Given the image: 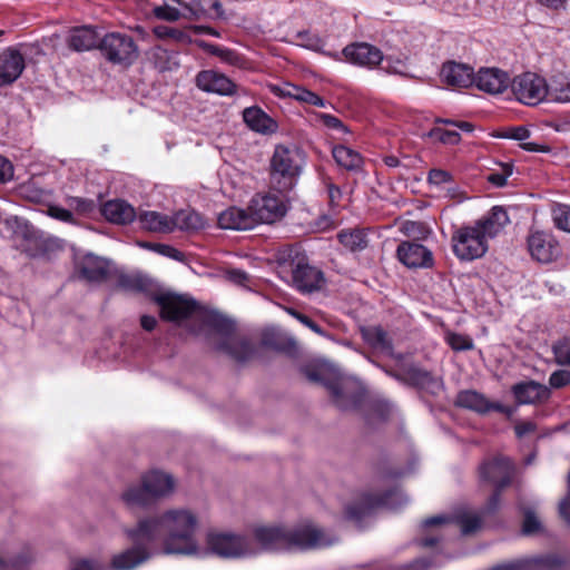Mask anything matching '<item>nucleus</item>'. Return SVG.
Instances as JSON below:
<instances>
[{
  "instance_id": "nucleus-1",
  "label": "nucleus",
  "mask_w": 570,
  "mask_h": 570,
  "mask_svg": "<svg viewBox=\"0 0 570 570\" xmlns=\"http://www.w3.org/2000/svg\"><path fill=\"white\" fill-rule=\"evenodd\" d=\"M197 528L198 518L191 510L176 508L140 520L136 529L127 530V534L136 541L153 542L161 539L166 553L193 554L197 551Z\"/></svg>"
},
{
  "instance_id": "nucleus-2",
  "label": "nucleus",
  "mask_w": 570,
  "mask_h": 570,
  "mask_svg": "<svg viewBox=\"0 0 570 570\" xmlns=\"http://www.w3.org/2000/svg\"><path fill=\"white\" fill-rule=\"evenodd\" d=\"M509 222L507 210L494 206L474 224L456 228L451 237L454 255L464 262L481 258L489 249V240L497 237Z\"/></svg>"
},
{
  "instance_id": "nucleus-3",
  "label": "nucleus",
  "mask_w": 570,
  "mask_h": 570,
  "mask_svg": "<svg viewBox=\"0 0 570 570\" xmlns=\"http://www.w3.org/2000/svg\"><path fill=\"white\" fill-rule=\"evenodd\" d=\"M117 286L126 292L145 293L160 307V316L167 321H181L193 315L197 303L183 295L174 293H157L156 284L141 273H121Z\"/></svg>"
},
{
  "instance_id": "nucleus-4",
  "label": "nucleus",
  "mask_w": 570,
  "mask_h": 570,
  "mask_svg": "<svg viewBox=\"0 0 570 570\" xmlns=\"http://www.w3.org/2000/svg\"><path fill=\"white\" fill-rule=\"evenodd\" d=\"M304 373L311 382L320 383L330 391L333 403L340 410L348 411L356 406V381L343 375L334 365L324 362L306 366Z\"/></svg>"
},
{
  "instance_id": "nucleus-5",
  "label": "nucleus",
  "mask_w": 570,
  "mask_h": 570,
  "mask_svg": "<svg viewBox=\"0 0 570 570\" xmlns=\"http://www.w3.org/2000/svg\"><path fill=\"white\" fill-rule=\"evenodd\" d=\"M176 488L174 476L160 470H151L141 475L139 485H130L121 494L122 501L130 508L148 507L157 500L168 498Z\"/></svg>"
},
{
  "instance_id": "nucleus-6",
  "label": "nucleus",
  "mask_w": 570,
  "mask_h": 570,
  "mask_svg": "<svg viewBox=\"0 0 570 570\" xmlns=\"http://www.w3.org/2000/svg\"><path fill=\"white\" fill-rule=\"evenodd\" d=\"M205 322L213 326L220 335V340L216 343L215 348L237 362L247 361L254 353L250 342L234 333V324L218 314L206 316Z\"/></svg>"
},
{
  "instance_id": "nucleus-7",
  "label": "nucleus",
  "mask_w": 570,
  "mask_h": 570,
  "mask_svg": "<svg viewBox=\"0 0 570 570\" xmlns=\"http://www.w3.org/2000/svg\"><path fill=\"white\" fill-rule=\"evenodd\" d=\"M299 169L297 154L285 146H276L271 159L272 189L278 193L292 190L296 185Z\"/></svg>"
},
{
  "instance_id": "nucleus-8",
  "label": "nucleus",
  "mask_w": 570,
  "mask_h": 570,
  "mask_svg": "<svg viewBox=\"0 0 570 570\" xmlns=\"http://www.w3.org/2000/svg\"><path fill=\"white\" fill-rule=\"evenodd\" d=\"M289 550H315L333 546L338 541L331 531L313 522H302L288 527Z\"/></svg>"
},
{
  "instance_id": "nucleus-9",
  "label": "nucleus",
  "mask_w": 570,
  "mask_h": 570,
  "mask_svg": "<svg viewBox=\"0 0 570 570\" xmlns=\"http://www.w3.org/2000/svg\"><path fill=\"white\" fill-rule=\"evenodd\" d=\"M102 56L111 63L130 66L139 57L134 38L122 32L106 33L98 46Z\"/></svg>"
},
{
  "instance_id": "nucleus-10",
  "label": "nucleus",
  "mask_w": 570,
  "mask_h": 570,
  "mask_svg": "<svg viewBox=\"0 0 570 570\" xmlns=\"http://www.w3.org/2000/svg\"><path fill=\"white\" fill-rule=\"evenodd\" d=\"M513 471V464L508 458H495L491 461H485L480 466V479L495 488L487 504L489 512L495 511L499 508L501 491L510 484Z\"/></svg>"
},
{
  "instance_id": "nucleus-11",
  "label": "nucleus",
  "mask_w": 570,
  "mask_h": 570,
  "mask_svg": "<svg viewBox=\"0 0 570 570\" xmlns=\"http://www.w3.org/2000/svg\"><path fill=\"white\" fill-rule=\"evenodd\" d=\"M547 79L532 71L513 77L510 88L513 97L522 105L534 107L547 101Z\"/></svg>"
},
{
  "instance_id": "nucleus-12",
  "label": "nucleus",
  "mask_w": 570,
  "mask_h": 570,
  "mask_svg": "<svg viewBox=\"0 0 570 570\" xmlns=\"http://www.w3.org/2000/svg\"><path fill=\"white\" fill-rule=\"evenodd\" d=\"M288 209L286 193H269L253 199L249 206L255 226L258 223L273 224L282 219Z\"/></svg>"
},
{
  "instance_id": "nucleus-13",
  "label": "nucleus",
  "mask_w": 570,
  "mask_h": 570,
  "mask_svg": "<svg viewBox=\"0 0 570 570\" xmlns=\"http://www.w3.org/2000/svg\"><path fill=\"white\" fill-rule=\"evenodd\" d=\"M208 549L223 558H239L250 552L248 540L230 532H210L207 535Z\"/></svg>"
},
{
  "instance_id": "nucleus-14",
  "label": "nucleus",
  "mask_w": 570,
  "mask_h": 570,
  "mask_svg": "<svg viewBox=\"0 0 570 570\" xmlns=\"http://www.w3.org/2000/svg\"><path fill=\"white\" fill-rule=\"evenodd\" d=\"M406 503V495L399 489H394L380 498H374L370 493H362L358 495V523L363 517L370 515L381 508L397 510Z\"/></svg>"
},
{
  "instance_id": "nucleus-15",
  "label": "nucleus",
  "mask_w": 570,
  "mask_h": 570,
  "mask_svg": "<svg viewBox=\"0 0 570 570\" xmlns=\"http://www.w3.org/2000/svg\"><path fill=\"white\" fill-rule=\"evenodd\" d=\"M511 78L505 70L497 67H483L474 73V82L479 90L489 95H500L510 86Z\"/></svg>"
},
{
  "instance_id": "nucleus-16",
  "label": "nucleus",
  "mask_w": 570,
  "mask_h": 570,
  "mask_svg": "<svg viewBox=\"0 0 570 570\" xmlns=\"http://www.w3.org/2000/svg\"><path fill=\"white\" fill-rule=\"evenodd\" d=\"M255 541L266 551L289 550L288 527L258 525L253 531Z\"/></svg>"
},
{
  "instance_id": "nucleus-17",
  "label": "nucleus",
  "mask_w": 570,
  "mask_h": 570,
  "mask_svg": "<svg viewBox=\"0 0 570 570\" xmlns=\"http://www.w3.org/2000/svg\"><path fill=\"white\" fill-rule=\"evenodd\" d=\"M455 404L460 407L469 409L481 414L489 411H498L508 416H512L515 412L514 407L490 402L483 394L471 390L460 392L456 396Z\"/></svg>"
},
{
  "instance_id": "nucleus-18",
  "label": "nucleus",
  "mask_w": 570,
  "mask_h": 570,
  "mask_svg": "<svg viewBox=\"0 0 570 570\" xmlns=\"http://www.w3.org/2000/svg\"><path fill=\"white\" fill-rule=\"evenodd\" d=\"M396 255L409 268H429L433 265L432 252L422 244L402 242L397 246Z\"/></svg>"
},
{
  "instance_id": "nucleus-19",
  "label": "nucleus",
  "mask_w": 570,
  "mask_h": 570,
  "mask_svg": "<svg viewBox=\"0 0 570 570\" xmlns=\"http://www.w3.org/2000/svg\"><path fill=\"white\" fill-rule=\"evenodd\" d=\"M293 285L302 293L321 289L324 283L323 273L309 264L298 261L292 271Z\"/></svg>"
},
{
  "instance_id": "nucleus-20",
  "label": "nucleus",
  "mask_w": 570,
  "mask_h": 570,
  "mask_svg": "<svg viewBox=\"0 0 570 570\" xmlns=\"http://www.w3.org/2000/svg\"><path fill=\"white\" fill-rule=\"evenodd\" d=\"M528 247L533 258L541 263L552 262L559 255V244L546 232H533L528 238Z\"/></svg>"
},
{
  "instance_id": "nucleus-21",
  "label": "nucleus",
  "mask_w": 570,
  "mask_h": 570,
  "mask_svg": "<svg viewBox=\"0 0 570 570\" xmlns=\"http://www.w3.org/2000/svg\"><path fill=\"white\" fill-rule=\"evenodd\" d=\"M24 58L21 52L12 47L0 53V87L13 83L24 69Z\"/></svg>"
},
{
  "instance_id": "nucleus-22",
  "label": "nucleus",
  "mask_w": 570,
  "mask_h": 570,
  "mask_svg": "<svg viewBox=\"0 0 570 570\" xmlns=\"http://www.w3.org/2000/svg\"><path fill=\"white\" fill-rule=\"evenodd\" d=\"M77 269L87 282L100 283L108 278L111 272V262L94 254H87L77 263Z\"/></svg>"
},
{
  "instance_id": "nucleus-23",
  "label": "nucleus",
  "mask_w": 570,
  "mask_h": 570,
  "mask_svg": "<svg viewBox=\"0 0 570 570\" xmlns=\"http://www.w3.org/2000/svg\"><path fill=\"white\" fill-rule=\"evenodd\" d=\"M564 561L556 554L537 556L498 566L491 570H558Z\"/></svg>"
},
{
  "instance_id": "nucleus-24",
  "label": "nucleus",
  "mask_w": 570,
  "mask_h": 570,
  "mask_svg": "<svg viewBox=\"0 0 570 570\" xmlns=\"http://www.w3.org/2000/svg\"><path fill=\"white\" fill-rule=\"evenodd\" d=\"M454 522L461 527V532L463 534H471L474 533L478 529L481 527V518L479 514L462 510L456 512L455 514L448 517V515H435L432 518L426 519L423 522V527H432V525H440Z\"/></svg>"
},
{
  "instance_id": "nucleus-25",
  "label": "nucleus",
  "mask_w": 570,
  "mask_h": 570,
  "mask_svg": "<svg viewBox=\"0 0 570 570\" xmlns=\"http://www.w3.org/2000/svg\"><path fill=\"white\" fill-rule=\"evenodd\" d=\"M440 77L445 85L454 88H468L474 82L473 69L468 65L454 61L442 66Z\"/></svg>"
},
{
  "instance_id": "nucleus-26",
  "label": "nucleus",
  "mask_w": 570,
  "mask_h": 570,
  "mask_svg": "<svg viewBox=\"0 0 570 570\" xmlns=\"http://www.w3.org/2000/svg\"><path fill=\"white\" fill-rule=\"evenodd\" d=\"M197 87L207 92H215L222 96L233 95L236 85L223 73L205 70L196 77Z\"/></svg>"
},
{
  "instance_id": "nucleus-27",
  "label": "nucleus",
  "mask_w": 570,
  "mask_h": 570,
  "mask_svg": "<svg viewBox=\"0 0 570 570\" xmlns=\"http://www.w3.org/2000/svg\"><path fill=\"white\" fill-rule=\"evenodd\" d=\"M135 546L115 554L110 561L112 570H134L149 559L148 550L141 546L146 541H136Z\"/></svg>"
},
{
  "instance_id": "nucleus-28",
  "label": "nucleus",
  "mask_w": 570,
  "mask_h": 570,
  "mask_svg": "<svg viewBox=\"0 0 570 570\" xmlns=\"http://www.w3.org/2000/svg\"><path fill=\"white\" fill-rule=\"evenodd\" d=\"M512 393L518 404H534L549 399L550 390L548 386L535 381H525L512 386Z\"/></svg>"
},
{
  "instance_id": "nucleus-29",
  "label": "nucleus",
  "mask_w": 570,
  "mask_h": 570,
  "mask_svg": "<svg viewBox=\"0 0 570 570\" xmlns=\"http://www.w3.org/2000/svg\"><path fill=\"white\" fill-rule=\"evenodd\" d=\"M218 225L224 229L247 230L255 227L249 208L230 207L218 215Z\"/></svg>"
},
{
  "instance_id": "nucleus-30",
  "label": "nucleus",
  "mask_w": 570,
  "mask_h": 570,
  "mask_svg": "<svg viewBox=\"0 0 570 570\" xmlns=\"http://www.w3.org/2000/svg\"><path fill=\"white\" fill-rule=\"evenodd\" d=\"M101 214L107 220L120 225L131 223L137 216L135 208L121 199L105 203L101 208Z\"/></svg>"
},
{
  "instance_id": "nucleus-31",
  "label": "nucleus",
  "mask_w": 570,
  "mask_h": 570,
  "mask_svg": "<svg viewBox=\"0 0 570 570\" xmlns=\"http://www.w3.org/2000/svg\"><path fill=\"white\" fill-rule=\"evenodd\" d=\"M547 101L570 104V73L559 72L547 80Z\"/></svg>"
},
{
  "instance_id": "nucleus-32",
  "label": "nucleus",
  "mask_w": 570,
  "mask_h": 570,
  "mask_svg": "<svg viewBox=\"0 0 570 570\" xmlns=\"http://www.w3.org/2000/svg\"><path fill=\"white\" fill-rule=\"evenodd\" d=\"M243 120L252 130L257 132L272 134L277 129L276 122L257 106L245 108Z\"/></svg>"
},
{
  "instance_id": "nucleus-33",
  "label": "nucleus",
  "mask_w": 570,
  "mask_h": 570,
  "mask_svg": "<svg viewBox=\"0 0 570 570\" xmlns=\"http://www.w3.org/2000/svg\"><path fill=\"white\" fill-rule=\"evenodd\" d=\"M97 32L90 27H80L71 31L68 43L76 51H87L99 46Z\"/></svg>"
},
{
  "instance_id": "nucleus-34",
  "label": "nucleus",
  "mask_w": 570,
  "mask_h": 570,
  "mask_svg": "<svg viewBox=\"0 0 570 570\" xmlns=\"http://www.w3.org/2000/svg\"><path fill=\"white\" fill-rule=\"evenodd\" d=\"M136 218L140 227L153 233H170V217L158 212H140Z\"/></svg>"
},
{
  "instance_id": "nucleus-35",
  "label": "nucleus",
  "mask_w": 570,
  "mask_h": 570,
  "mask_svg": "<svg viewBox=\"0 0 570 570\" xmlns=\"http://www.w3.org/2000/svg\"><path fill=\"white\" fill-rule=\"evenodd\" d=\"M364 342L375 352L392 355V345L387 334L376 326L362 328Z\"/></svg>"
},
{
  "instance_id": "nucleus-36",
  "label": "nucleus",
  "mask_w": 570,
  "mask_h": 570,
  "mask_svg": "<svg viewBox=\"0 0 570 570\" xmlns=\"http://www.w3.org/2000/svg\"><path fill=\"white\" fill-rule=\"evenodd\" d=\"M170 220L173 222L171 225V232L175 228H178L180 230H197L202 227H204L205 222L198 213L194 210H179L177 212L173 217H170Z\"/></svg>"
},
{
  "instance_id": "nucleus-37",
  "label": "nucleus",
  "mask_w": 570,
  "mask_h": 570,
  "mask_svg": "<svg viewBox=\"0 0 570 570\" xmlns=\"http://www.w3.org/2000/svg\"><path fill=\"white\" fill-rule=\"evenodd\" d=\"M382 51L370 43L358 42V66L373 69L383 61Z\"/></svg>"
},
{
  "instance_id": "nucleus-38",
  "label": "nucleus",
  "mask_w": 570,
  "mask_h": 570,
  "mask_svg": "<svg viewBox=\"0 0 570 570\" xmlns=\"http://www.w3.org/2000/svg\"><path fill=\"white\" fill-rule=\"evenodd\" d=\"M200 47L208 53L220 58L224 62L229 63L230 66H240L243 63V58L234 50L219 47L217 45L207 43L202 41Z\"/></svg>"
},
{
  "instance_id": "nucleus-39",
  "label": "nucleus",
  "mask_w": 570,
  "mask_h": 570,
  "mask_svg": "<svg viewBox=\"0 0 570 570\" xmlns=\"http://www.w3.org/2000/svg\"><path fill=\"white\" fill-rule=\"evenodd\" d=\"M520 510L523 512L522 532L527 535L535 534L542 531L541 520L535 513L533 507L519 503Z\"/></svg>"
},
{
  "instance_id": "nucleus-40",
  "label": "nucleus",
  "mask_w": 570,
  "mask_h": 570,
  "mask_svg": "<svg viewBox=\"0 0 570 570\" xmlns=\"http://www.w3.org/2000/svg\"><path fill=\"white\" fill-rule=\"evenodd\" d=\"M332 154L340 167L350 171L356 169V154L352 148L344 145H337L333 147Z\"/></svg>"
},
{
  "instance_id": "nucleus-41",
  "label": "nucleus",
  "mask_w": 570,
  "mask_h": 570,
  "mask_svg": "<svg viewBox=\"0 0 570 570\" xmlns=\"http://www.w3.org/2000/svg\"><path fill=\"white\" fill-rule=\"evenodd\" d=\"M551 217L558 229L570 233V205L554 204L551 207Z\"/></svg>"
},
{
  "instance_id": "nucleus-42",
  "label": "nucleus",
  "mask_w": 570,
  "mask_h": 570,
  "mask_svg": "<svg viewBox=\"0 0 570 570\" xmlns=\"http://www.w3.org/2000/svg\"><path fill=\"white\" fill-rule=\"evenodd\" d=\"M154 35L159 39H173L177 42H187L189 41V36L179 29L167 27V26H156L154 28Z\"/></svg>"
},
{
  "instance_id": "nucleus-43",
  "label": "nucleus",
  "mask_w": 570,
  "mask_h": 570,
  "mask_svg": "<svg viewBox=\"0 0 570 570\" xmlns=\"http://www.w3.org/2000/svg\"><path fill=\"white\" fill-rule=\"evenodd\" d=\"M445 342L456 352L469 351L474 346L470 336L458 333H446Z\"/></svg>"
},
{
  "instance_id": "nucleus-44",
  "label": "nucleus",
  "mask_w": 570,
  "mask_h": 570,
  "mask_svg": "<svg viewBox=\"0 0 570 570\" xmlns=\"http://www.w3.org/2000/svg\"><path fill=\"white\" fill-rule=\"evenodd\" d=\"M20 195L32 203H43L48 198V193L37 187L33 183H27L20 186Z\"/></svg>"
},
{
  "instance_id": "nucleus-45",
  "label": "nucleus",
  "mask_w": 570,
  "mask_h": 570,
  "mask_svg": "<svg viewBox=\"0 0 570 570\" xmlns=\"http://www.w3.org/2000/svg\"><path fill=\"white\" fill-rule=\"evenodd\" d=\"M6 225L11 228L16 234L29 238L32 236V227L29 222L18 216H11L6 219Z\"/></svg>"
},
{
  "instance_id": "nucleus-46",
  "label": "nucleus",
  "mask_w": 570,
  "mask_h": 570,
  "mask_svg": "<svg viewBox=\"0 0 570 570\" xmlns=\"http://www.w3.org/2000/svg\"><path fill=\"white\" fill-rule=\"evenodd\" d=\"M553 354L558 364L570 365V338L558 341L553 345Z\"/></svg>"
},
{
  "instance_id": "nucleus-47",
  "label": "nucleus",
  "mask_w": 570,
  "mask_h": 570,
  "mask_svg": "<svg viewBox=\"0 0 570 570\" xmlns=\"http://www.w3.org/2000/svg\"><path fill=\"white\" fill-rule=\"evenodd\" d=\"M153 13L156 18L169 22L177 21L181 17V13L178 9L167 4L155 7L153 9Z\"/></svg>"
},
{
  "instance_id": "nucleus-48",
  "label": "nucleus",
  "mask_w": 570,
  "mask_h": 570,
  "mask_svg": "<svg viewBox=\"0 0 570 570\" xmlns=\"http://www.w3.org/2000/svg\"><path fill=\"white\" fill-rule=\"evenodd\" d=\"M145 246L178 262H183L185 258L184 253L166 244H146Z\"/></svg>"
},
{
  "instance_id": "nucleus-49",
  "label": "nucleus",
  "mask_w": 570,
  "mask_h": 570,
  "mask_svg": "<svg viewBox=\"0 0 570 570\" xmlns=\"http://www.w3.org/2000/svg\"><path fill=\"white\" fill-rule=\"evenodd\" d=\"M153 60L156 65V67L160 70V71H165V70H169L171 69L170 67V55L169 52L161 48V47H155L153 49Z\"/></svg>"
},
{
  "instance_id": "nucleus-50",
  "label": "nucleus",
  "mask_w": 570,
  "mask_h": 570,
  "mask_svg": "<svg viewBox=\"0 0 570 570\" xmlns=\"http://www.w3.org/2000/svg\"><path fill=\"white\" fill-rule=\"evenodd\" d=\"M430 136L448 145H456L460 141V134L454 130L435 128L431 130Z\"/></svg>"
},
{
  "instance_id": "nucleus-51",
  "label": "nucleus",
  "mask_w": 570,
  "mask_h": 570,
  "mask_svg": "<svg viewBox=\"0 0 570 570\" xmlns=\"http://www.w3.org/2000/svg\"><path fill=\"white\" fill-rule=\"evenodd\" d=\"M272 90L274 94L281 96V97H289L298 100V96L301 91L303 90V87L293 85V83H285L284 86H273Z\"/></svg>"
},
{
  "instance_id": "nucleus-52",
  "label": "nucleus",
  "mask_w": 570,
  "mask_h": 570,
  "mask_svg": "<svg viewBox=\"0 0 570 570\" xmlns=\"http://www.w3.org/2000/svg\"><path fill=\"white\" fill-rule=\"evenodd\" d=\"M549 384L551 387H554V389H561V387L570 384V370L554 371L550 375Z\"/></svg>"
},
{
  "instance_id": "nucleus-53",
  "label": "nucleus",
  "mask_w": 570,
  "mask_h": 570,
  "mask_svg": "<svg viewBox=\"0 0 570 570\" xmlns=\"http://www.w3.org/2000/svg\"><path fill=\"white\" fill-rule=\"evenodd\" d=\"M71 570H105L104 564L94 559H78L71 563Z\"/></svg>"
},
{
  "instance_id": "nucleus-54",
  "label": "nucleus",
  "mask_w": 570,
  "mask_h": 570,
  "mask_svg": "<svg viewBox=\"0 0 570 570\" xmlns=\"http://www.w3.org/2000/svg\"><path fill=\"white\" fill-rule=\"evenodd\" d=\"M48 215L55 219L65 222V223H72L73 222V215L70 210L59 207V206H49L47 210Z\"/></svg>"
},
{
  "instance_id": "nucleus-55",
  "label": "nucleus",
  "mask_w": 570,
  "mask_h": 570,
  "mask_svg": "<svg viewBox=\"0 0 570 570\" xmlns=\"http://www.w3.org/2000/svg\"><path fill=\"white\" fill-rule=\"evenodd\" d=\"M337 238L347 250L354 253L356 249V235L354 230H342L337 234Z\"/></svg>"
},
{
  "instance_id": "nucleus-56",
  "label": "nucleus",
  "mask_w": 570,
  "mask_h": 570,
  "mask_svg": "<svg viewBox=\"0 0 570 570\" xmlns=\"http://www.w3.org/2000/svg\"><path fill=\"white\" fill-rule=\"evenodd\" d=\"M452 179L450 173L442 169H432L429 173L428 180L429 183L440 186L442 184L450 183Z\"/></svg>"
},
{
  "instance_id": "nucleus-57",
  "label": "nucleus",
  "mask_w": 570,
  "mask_h": 570,
  "mask_svg": "<svg viewBox=\"0 0 570 570\" xmlns=\"http://www.w3.org/2000/svg\"><path fill=\"white\" fill-rule=\"evenodd\" d=\"M13 178V166L9 159L0 155V183L4 184Z\"/></svg>"
},
{
  "instance_id": "nucleus-58",
  "label": "nucleus",
  "mask_w": 570,
  "mask_h": 570,
  "mask_svg": "<svg viewBox=\"0 0 570 570\" xmlns=\"http://www.w3.org/2000/svg\"><path fill=\"white\" fill-rule=\"evenodd\" d=\"M529 136H530V131L524 126L509 128L503 135V137H505V138H510V139H514V140H519V141H523V140L528 139Z\"/></svg>"
},
{
  "instance_id": "nucleus-59",
  "label": "nucleus",
  "mask_w": 570,
  "mask_h": 570,
  "mask_svg": "<svg viewBox=\"0 0 570 570\" xmlns=\"http://www.w3.org/2000/svg\"><path fill=\"white\" fill-rule=\"evenodd\" d=\"M405 62L403 60L392 58H386L384 70L389 73L404 75L405 73Z\"/></svg>"
},
{
  "instance_id": "nucleus-60",
  "label": "nucleus",
  "mask_w": 570,
  "mask_h": 570,
  "mask_svg": "<svg viewBox=\"0 0 570 570\" xmlns=\"http://www.w3.org/2000/svg\"><path fill=\"white\" fill-rule=\"evenodd\" d=\"M318 117L321 121L328 128L340 129L343 132L348 131L347 128L343 125V122L335 116L328 114H321Z\"/></svg>"
},
{
  "instance_id": "nucleus-61",
  "label": "nucleus",
  "mask_w": 570,
  "mask_h": 570,
  "mask_svg": "<svg viewBox=\"0 0 570 570\" xmlns=\"http://www.w3.org/2000/svg\"><path fill=\"white\" fill-rule=\"evenodd\" d=\"M33 560V556L30 551H23L19 553L16 558L8 561L9 568H22L27 564H29Z\"/></svg>"
},
{
  "instance_id": "nucleus-62",
  "label": "nucleus",
  "mask_w": 570,
  "mask_h": 570,
  "mask_svg": "<svg viewBox=\"0 0 570 570\" xmlns=\"http://www.w3.org/2000/svg\"><path fill=\"white\" fill-rule=\"evenodd\" d=\"M514 430H515L517 436L521 439V438L525 436L527 434L533 433L537 430V426L531 421H523V422H518L514 426Z\"/></svg>"
},
{
  "instance_id": "nucleus-63",
  "label": "nucleus",
  "mask_w": 570,
  "mask_h": 570,
  "mask_svg": "<svg viewBox=\"0 0 570 570\" xmlns=\"http://www.w3.org/2000/svg\"><path fill=\"white\" fill-rule=\"evenodd\" d=\"M227 277L230 282H233L234 284H237V285H245L249 279L248 275L240 269L228 271Z\"/></svg>"
},
{
  "instance_id": "nucleus-64",
  "label": "nucleus",
  "mask_w": 570,
  "mask_h": 570,
  "mask_svg": "<svg viewBox=\"0 0 570 570\" xmlns=\"http://www.w3.org/2000/svg\"><path fill=\"white\" fill-rule=\"evenodd\" d=\"M291 314L294 315L301 323L309 327L315 333H322L321 327L312 321L308 316L301 314L296 311H291Z\"/></svg>"
}]
</instances>
